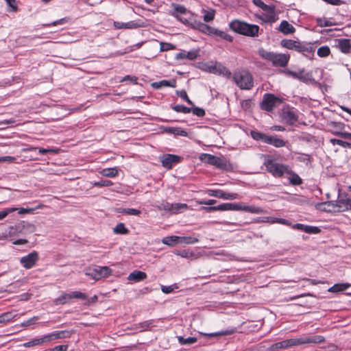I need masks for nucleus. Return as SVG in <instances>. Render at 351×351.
Listing matches in <instances>:
<instances>
[{
  "label": "nucleus",
  "instance_id": "obj_1",
  "mask_svg": "<svg viewBox=\"0 0 351 351\" xmlns=\"http://www.w3.org/2000/svg\"><path fill=\"white\" fill-rule=\"evenodd\" d=\"M324 341L325 338L321 335H304L300 338L285 339L284 341L275 343L270 346V347L268 348V350L279 351L280 350L287 349L306 343H321Z\"/></svg>",
  "mask_w": 351,
  "mask_h": 351
},
{
  "label": "nucleus",
  "instance_id": "obj_2",
  "mask_svg": "<svg viewBox=\"0 0 351 351\" xmlns=\"http://www.w3.org/2000/svg\"><path fill=\"white\" fill-rule=\"evenodd\" d=\"M229 27L233 32L249 37L258 36L260 29L256 25L249 24L239 20L230 23Z\"/></svg>",
  "mask_w": 351,
  "mask_h": 351
},
{
  "label": "nucleus",
  "instance_id": "obj_3",
  "mask_svg": "<svg viewBox=\"0 0 351 351\" xmlns=\"http://www.w3.org/2000/svg\"><path fill=\"white\" fill-rule=\"evenodd\" d=\"M258 53L262 58L271 62L274 66L285 67L289 60V55L267 51L263 48L259 49Z\"/></svg>",
  "mask_w": 351,
  "mask_h": 351
},
{
  "label": "nucleus",
  "instance_id": "obj_4",
  "mask_svg": "<svg viewBox=\"0 0 351 351\" xmlns=\"http://www.w3.org/2000/svg\"><path fill=\"white\" fill-rule=\"evenodd\" d=\"M250 136L255 141H261L276 147H282L286 145V142L277 136H269L257 130H251Z\"/></svg>",
  "mask_w": 351,
  "mask_h": 351
},
{
  "label": "nucleus",
  "instance_id": "obj_5",
  "mask_svg": "<svg viewBox=\"0 0 351 351\" xmlns=\"http://www.w3.org/2000/svg\"><path fill=\"white\" fill-rule=\"evenodd\" d=\"M219 211L224 210H244L250 213L259 214L263 209L259 207L243 205L242 203H223L217 206Z\"/></svg>",
  "mask_w": 351,
  "mask_h": 351
},
{
  "label": "nucleus",
  "instance_id": "obj_6",
  "mask_svg": "<svg viewBox=\"0 0 351 351\" xmlns=\"http://www.w3.org/2000/svg\"><path fill=\"white\" fill-rule=\"evenodd\" d=\"M233 80L241 89L250 90L254 86L253 77L248 71H243L234 73Z\"/></svg>",
  "mask_w": 351,
  "mask_h": 351
},
{
  "label": "nucleus",
  "instance_id": "obj_7",
  "mask_svg": "<svg viewBox=\"0 0 351 351\" xmlns=\"http://www.w3.org/2000/svg\"><path fill=\"white\" fill-rule=\"evenodd\" d=\"M263 165L266 167L267 171L276 178L282 177L286 173L289 167V166L286 165L276 162L274 160L271 158L265 159Z\"/></svg>",
  "mask_w": 351,
  "mask_h": 351
},
{
  "label": "nucleus",
  "instance_id": "obj_8",
  "mask_svg": "<svg viewBox=\"0 0 351 351\" xmlns=\"http://www.w3.org/2000/svg\"><path fill=\"white\" fill-rule=\"evenodd\" d=\"M35 230V226L29 222L22 221L9 228L8 235L10 237L19 236L32 233Z\"/></svg>",
  "mask_w": 351,
  "mask_h": 351
},
{
  "label": "nucleus",
  "instance_id": "obj_9",
  "mask_svg": "<svg viewBox=\"0 0 351 351\" xmlns=\"http://www.w3.org/2000/svg\"><path fill=\"white\" fill-rule=\"evenodd\" d=\"M112 274V269L107 266L95 265L93 267L86 268L85 274L95 280H99L102 278L108 277Z\"/></svg>",
  "mask_w": 351,
  "mask_h": 351
},
{
  "label": "nucleus",
  "instance_id": "obj_10",
  "mask_svg": "<svg viewBox=\"0 0 351 351\" xmlns=\"http://www.w3.org/2000/svg\"><path fill=\"white\" fill-rule=\"evenodd\" d=\"M74 298L86 300L87 298V295L86 293L80 291H73L70 293H62L60 296L53 300V304L55 305L64 304L68 302L69 300Z\"/></svg>",
  "mask_w": 351,
  "mask_h": 351
},
{
  "label": "nucleus",
  "instance_id": "obj_11",
  "mask_svg": "<svg viewBox=\"0 0 351 351\" xmlns=\"http://www.w3.org/2000/svg\"><path fill=\"white\" fill-rule=\"evenodd\" d=\"M337 212H345L351 210V195L346 193H339L338 198L336 200Z\"/></svg>",
  "mask_w": 351,
  "mask_h": 351
},
{
  "label": "nucleus",
  "instance_id": "obj_12",
  "mask_svg": "<svg viewBox=\"0 0 351 351\" xmlns=\"http://www.w3.org/2000/svg\"><path fill=\"white\" fill-rule=\"evenodd\" d=\"M279 101V99L274 95L266 93L263 96L261 107L263 110L271 112Z\"/></svg>",
  "mask_w": 351,
  "mask_h": 351
},
{
  "label": "nucleus",
  "instance_id": "obj_13",
  "mask_svg": "<svg viewBox=\"0 0 351 351\" xmlns=\"http://www.w3.org/2000/svg\"><path fill=\"white\" fill-rule=\"evenodd\" d=\"M39 256L38 253L36 251H33L27 255L21 258L20 262L23 265V267L29 269L32 268L38 261Z\"/></svg>",
  "mask_w": 351,
  "mask_h": 351
},
{
  "label": "nucleus",
  "instance_id": "obj_14",
  "mask_svg": "<svg viewBox=\"0 0 351 351\" xmlns=\"http://www.w3.org/2000/svg\"><path fill=\"white\" fill-rule=\"evenodd\" d=\"M281 117L284 121L291 125L298 121L297 110L289 107L283 108Z\"/></svg>",
  "mask_w": 351,
  "mask_h": 351
},
{
  "label": "nucleus",
  "instance_id": "obj_15",
  "mask_svg": "<svg viewBox=\"0 0 351 351\" xmlns=\"http://www.w3.org/2000/svg\"><path fill=\"white\" fill-rule=\"evenodd\" d=\"M209 71L211 73L223 75L226 78L231 77V71L221 63L216 62L214 65L209 66Z\"/></svg>",
  "mask_w": 351,
  "mask_h": 351
},
{
  "label": "nucleus",
  "instance_id": "obj_16",
  "mask_svg": "<svg viewBox=\"0 0 351 351\" xmlns=\"http://www.w3.org/2000/svg\"><path fill=\"white\" fill-rule=\"evenodd\" d=\"M160 161L165 168L171 169L173 164L180 161V157L174 154H165L161 157Z\"/></svg>",
  "mask_w": 351,
  "mask_h": 351
},
{
  "label": "nucleus",
  "instance_id": "obj_17",
  "mask_svg": "<svg viewBox=\"0 0 351 351\" xmlns=\"http://www.w3.org/2000/svg\"><path fill=\"white\" fill-rule=\"evenodd\" d=\"M114 27L118 29H136L138 27H144V23L143 22L139 23V22H136L134 21H130L128 23L114 21Z\"/></svg>",
  "mask_w": 351,
  "mask_h": 351
},
{
  "label": "nucleus",
  "instance_id": "obj_18",
  "mask_svg": "<svg viewBox=\"0 0 351 351\" xmlns=\"http://www.w3.org/2000/svg\"><path fill=\"white\" fill-rule=\"evenodd\" d=\"M336 201H328L325 202L317 203L315 205V208L317 210L327 213L337 212V208H335L336 207Z\"/></svg>",
  "mask_w": 351,
  "mask_h": 351
},
{
  "label": "nucleus",
  "instance_id": "obj_19",
  "mask_svg": "<svg viewBox=\"0 0 351 351\" xmlns=\"http://www.w3.org/2000/svg\"><path fill=\"white\" fill-rule=\"evenodd\" d=\"M264 11L265 12V14H263L261 19L265 23H273L278 19V17L275 12V7L274 5H269V9Z\"/></svg>",
  "mask_w": 351,
  "mask_h": 351
},
{
  "label": "nucleus",
  "instance_id": "obj_20",
  "mask_svg": "<svg viewBox=\"0 0 351 351\" xmlns=\"http://www.w3.org/2000/svg\"><path fill=\"white\" fill-rule=\"evenodd\" d=\"M282 47L287 48L290 50H295L299 52L301 50V46L302 43L298 40H293L291 39H283L280 42Z\"/></svg>",
  "mask_w": 351,
  "mask_h": 351
},
{
  "label": "nucleus",
  "instance_id": "obj_21",
  "mask_svg": "<svg viewBox=\"0 0 351 351\" xmlns=\"http://www.w3.org/2000/svg\"><path fill=\"white\" fill-rule=\"evenodd\" d=\"M212 165L226 171H229L232 169L230 163L223 157L215 156Z\"/></svg>",
  "mask_w": 351,
  "mask_h": 351
},
{
  "label": "nucleus",
  "instance_id": "obj_22",
  "mask_svg": "<svg viewBox=\"0 0 351 351\" xmlns=\"http://www.w3.org/2000/svg\"><path fill=\"white\" fill-rule=\"evenodd\" d=\"M199 55V51L197 49H193L190 51H182L176 55L175 58L178 60L188 59L190 60H195Z\"/></svg>",
  "mask_w": 351,
  "mask_h": 351
},
{
  "label": "nucleus",
  "instance_id": "obj_23",
  "mask_svg": "<svg viewBox=\"0 0 351 351\" xmlns=\"http://www.w3.org/2000/svg\"><path fill=\"white\" fill-rule=\"evenodd\" d=\"M293 228L297 229L299 230H302L308 234H318L321 232L319 228L317 226H311L308 225H304L302 223H295L293 226Z\"/></svg>",
  "mask_w": 351,
  "mask_h": 351
},
{
  "label": "nucleus",
  "instance_id": "obj_24",
  "mask_svg": "<svg viewBox=\"0 0 351 351\" xmlns=\"http://www.w3.org/2000/svg\"><path fill=\"white\" fill-rule=\"evenodd\" d=\"M277 30L284 35H289L293 34L295 32V28L288 21L284 20L281 21Z\"/></svg>",
  "mask_w": 351,
  "mask_h": 351
},
{
  "label": "nucleus",
  "instance_id": "obj_25",
  "mask_svg": "<svg viewBox=\"0 0 351 351\" xmlns=\"http://www.w3.org/2000/svg\"><path fill=\"white\" fill-rule=\"evenodd\" d=\"M147 277L145 272L134 270L129 274L128 280L137 282L145 280Z\"/></svg>",
  "mask_w": 351,
  "mask_h": 351
},
{
  "label": "nucleus",
  "instance_id": "obj_26",
  "mask_svg": "<svg viewBox=\"0 0 351 351\" xmlns=\"http://www.w3.org/2000/svg\"><path fill=\"white\" fill-rule=\"evenodd\" d=\"M154 88L159 89L163 86L175 88L176 86V80H163L159 82H156L152 84Z\"/></svg>",
  "mask_w": 351,
  "mask_h": 351
},
{
  "label": "nucleus",
  "instance_id": "obj_27",
  "mask_svg": "<svg viewBox=\"0 0 351 351\" xmlns=\"http://www.w3.org/2000/svg\"><path fill=\"white\" fill-rule=\"evenodd\" d=\"M285 173L290 176L289 179L290 183L292 185L298 186L300 185L302 183V180L301 179V178L296 173L291 170L289 167Z\"/></svg>",
  "mask_w": 351,
  "mask_h": 351
},
{
  "label": "nucleus",
  "instance_id": "obj_28",
  "mask_svg": "<svg viewBox=\"0 0 351 351\" xmlns=\"http://www.w3.org/2000/svg\"><path fill=\"white\" fill-rule=\"evenodd\" d=\"M163 130L167 133L173 134L174 135H179L181 136H187V132L181 128L165 127L163 128Z\"/></svg>",
  "mask_w": 351,
  "mask_h": 351
},
{
  "label": "nucleus",
  "instance_id": "obj_29",
  "mask_svg": "<svg viewBox=\"0 0 351 351\" xmlns=\"http://www.w3.org/2000/svg\"><path fill=\"white\" fill-rule=\"evenodd\" d=\"M15 311L5 312L0 315V324H6L16 317Z\"/></svg>",
  "mask_w": 351,
  "mask_h": 351
},
{
  "label": "nucleus",
  "instance_id": "obj_30",
  "mask_svg": "<svg viewBox=\"0 0 351 351\" xmlns=\"http://www.w3.org/2000/svg\"><path fill=\"white\" fill-rule=\"evenodd\" d=\"M213 36L221 38V39H223L229 42H232L233 40V38L232 36L217 28H215Z\"/></svg>",
  "mask_w": 351,
  "mask_h": 351
},
{
  "label": "nucleus",
  "instance_id": "obj_31",
  "mask_svg": "<svg viewBox=\"0 0 351 351\" xmlns=\"http://www.w3.org/2000/svg\"><path fill=\"white\" fill-rule=\"evenodd\" d=\"M350 287V285L348 283H339L335 284L332 287L328 289L329 292L337 293L340 291H343L346 290L348 287Z\"/></svg>",
  "mask_w": 351,
  "mask_h": 351
},
{
  "label": "nucleus",
  "instance_id": "obj_32",
  "mask_svg": "<svg viewBox=\"0 0 351 351\" xmlns=\"http://www.w3.org/2000/svg\"><path fill=\"white\" fill-rule=\"evenodd\" d=\"M180 237L170 236L163 238L162 243L165 245L173 246L175 244L180 243Z\"/></svg>",
  "mask_w": 351,
  "mask_h": 351
},
{
  "label": "nucleus",
  "instance_id": "obj_33",
  "mask_svg": "<svg viewBox=\"0 0 351 351\" xmlns=\"http://www.w3.org/2000/svg\"><path fill=\"white\" fill-rule=\"evenodd\" d=\"M172 7L173 8V12H171V14L176 18H178V15L176 14H186L187 11L186 8L182 5L172 3Z\"/></svg>",
  "mask_w": 351,
  "mask_h": 351
},
{
  "label": "nucleus",
  "instance_id": "obj_34",
  "mask_svg": "<svg viewBox=\"0 0 351 351\" xmlns=\"http://www.w3.org/2000/svg\"><path fill=\"white\" fill-rule=\"evenodd\" d=\"M339 45L342 52L349 53L351 45L349 39H341L339 40Z\"/></svg>",
  "mask_w": 351,
  "mask_h": 351
},
{
  "label": "nucleus",
  "instance_id": "obj_35",
  "mask_svg": "<svg viewBox=\"0 0 351 351\" xmlns=\"http://www.w3.org/2000/svg\"><path fill=\"white\" fill-rule=\"evenodd\" d=\"M289 73L294 78L300 80L302 82H307L310 80V77L311 76L309 73H306L303 75L302 72L297 73L294 71H289Z\"/></svg>",
  "mask_w": 351,
  "mask_h": 351
},
{
  "label": "nucleus",
  "instance_id": "obj_36",
  "mask_svg": "<svg viewBox=\"0 0 351 351\" xmlns=\"http://www.w3.org/2000/svg\"><path fill=\"white\" fill-rule=\"evenodd\" d=\"M101 174L108 178H114L118 174V169L117 167L104 169Z\"/></svg>",
  "mask_w": 351,
  "mask_h": 351
},
{
  "label": "nucleus",
  "instance_id": "obj_37",
  "mask_svg": "<svg viewBox=\"0 0 351 351\" xmlns=\"http://www.w3.org/2000/svg\"><path fill=\"white\" fill-rule=\"evenodd\" d=\"M178 341L181 345H191L197 342V338L193 337H189L184 338L182 336H178Z\"/></svg>",
  "mask_w": 351,
  "mask_h": 351
},
{
  "label": "nucleus",
  "instance_id": "obj_38",
  "mask_svg": "<svg viewBox=\"0 0 351 351\" xmlns=\"http://www.w3.org/2000/svg\"><path fill=\"white\" fill-rule=\"evenodd\" d=\"M202 12L204 13V21L206 23H209L214 20L215 11L213 9H210V10H203Z\"/></svg>",
  "mask_w": 351,
  "mask_h": 351
},
{
  "label": "nucleus",
  "instance_id": "obj_39",
  "mask_svg": "<svg viewBox=\"0 0 351 351\" xmlns=\"http://www.w3.org/2000/svg\"><path fill=\"white\" fill-rule=\"evenodd\" d=\"M113 232L117 234H126L129 230L125 228L124 223H119L114 228Z\"/></svg>",
  "mask_w": 351,
  "mask_h": 351
},
{
  "label": "nucleus",
  "instance_id": "obj_40",
  "mask_svg": "<svg viewBox=\"0 0 351 351\" xmlns=\"http://www.w3.org/2000/svg\"><path fill=\"white\" fill-rule=\"evenodd\" d=\"M199 30L209 36H213L215 27H210L205 23H201L199 26Z\"/></svg>",
  "mask_w": 351,
  "mask_h": 351
},
{
  "label": "nucleus",
  "instance_id": "obj_41",
  "mask_svg": "<svg viewBox=\"0 0 351 351\" xmlns=\"http://www.w3.org/2000/svg\"><path fill=\"white\" fill-rule=\"evenodd\" d=\"M119 213L129 215H139L141 211L135 208H120Z\"/></svg>",
  "mask_w": 351,
  "mask_h": 351
},
{
  "label": "nucleus",
  "instance_id": "obj_42",
  "mask_svg": "<svg viewBox=\"0 0 351 351\" xmlns=\"http://www.w3.org/2000/svg\"><path fill=\"white\" fill-rule=\"evenodd\" d=\"M330 142L333 145H340V146H341L343 147L351 148V143H348V142H346V141H343L340 140V139L331 138L330 140Z\"/></svg>",
  "mask_w": 351,
  "mask_h": 351
},
{
  "label": "nucleus",
  "instance_id": "obj_43",
  "mask_svg": "<svg viewBox=\"0 0 351 351\" xmlns=\"http://www.w3.org/2000/svg\"><path fill=\"white\" fill-rule=\"evenodd\" d=\"M172 109L177 112H182L184 114L191 112V108L186 107L183 105H175L171 107Z\"/></svg>",
  "mask_w": 351,
  "mask_h": 351
},
{
  "label": "nucleus",
  "instance_id": "obj_44",
  "mask_svg": "<svg viewBox=\"0 0 351 351\" xmlns=\"http://www.w3.org/2000/svg\"><path fill=\"white\" fill-rule=\"evenodd\" d=\"M44 206L42 204H39L35 208H16V210H18V213L19 215H23L27 213H32L36 209L42 208Z\"/></svg>",
  "mask_w": 351,
  "mask_h": 351
},
{
  "label": "nucleus",
  "instance_id": "obj_45",
  "mask_svg": "<svg viewBox=\"0 0 351 351\" xmlns=\"http://www.w3.org/2000/svg\"><path fill=\"white\" fill-rule=\"evenodd\" d=\"M330 53V50L328 46L320 47L317 51V55L322 58L327 57Z\"/></svg>",
  "mask_w": 351,
  "mask_h": 351
},
{
  "label": "nucleus",
  "instance_id": "obj_46",
  "mask_svg": "<svg viewBox=\"0 0 351 351\" xmlns=\"http://www.w3.org/2000/svg\"><path fill=\"white\" fill-rule=\"evenodd\" d=\"M180 243L194 244L199 241L198 239L193 237H180Z\"/></svg>",
  "mask_w": 351,
  "mask_h": 351
},
{
  "label": "nucleus",
  "instance_id": "obj_47",
  "mask_svg": "<svg viewBox=\"0 0 351 351\" xmlns=\"http://www.w3.org/2000/svg\"><path fill=\"white\" fill-rule=\"evenodd\" d=\"M160 51H167L169 50L175 49L176 48V45H174L171 43H165V42H160Z\"/></svg>",
  "mask_w": 351,
  "mask_h": 351
},
{
  "label": "nucleus",
  "instance_id": "obj_48",
  "mask_svg": "<svg viewBox=\"0 0 351 351\" xmlns=\"http://www.w3.org/2000/svg\"><path fill=\"white\" fill-rule=\"evenodd\" d=\"M235 332V329H230V330H221L220 332H213L208 335L210 337H217V336H225V335H230L233 334Z\"/></svg>",
  "mask_w": 351,
  "mask_h": 351
},
{
  "label": "nucleus",
  "instance_id": "obj_49",
  "mask_svg": "<svg viewBox=\"0 0 351 351\" xmlns=\"http://www.w3.org/2000/svg\"><path fill=\"white\" fill-rule=\"evenodd\" d=\"M316 21L319 27H329L335 25V23L328 21L326 19L317 18Z\"/></svg>",
  "mask_w": 351,
  "mask_h": 351
},
{
  "label": "nucleus",
  "instance_id": "obj_50",
  "mask_svg": "<svg viewBox=\"0 0 351 351\" xmlns=\"http://www.w3.org/2000/svg\"><path fill=\"white\" fill-rule=\"evenodd\" d=\"M313 51L314 50L312 47L303 44L301 46V50L299 51V52L302 53L306 56H308L309 54H312Z\"/></svg>",
  "mask_w": 351,
  "mask_h": 351
},
{
  "label": "nucleus",
  "instance_id": "obj_51",
  "mask_svg": "<svg viewBox=\"0 0 351 351\" xmlns=\"http://www.w3.org/2000/svg\"><path fill=\"white\" fill-rule=\"evenodd\" d=\"M214 157L215 156L212 154H203L201 155L199 158L201 159L202 161H204V162H206L212 165Z\"/></svg>",
  "mask_w": 351,
  "mask_h": 351
},
{
  "label": "nucleus",
  "instance_id": "obj_52",
  "mask_svg": "<svg viewBox=\"0 0 351 351\" xmlns=\"http://www.w3.org/2000/svg\"><path fill=\"white\" fill-rule=\"evenodd\" d=\"M206 193L210 196L221 198V199L223 198V191L222 190L209 189L207 191Z\"/></svg>",
  "mask_w": 351,
  "mask_h": 351
},
{
  "label": "nucleus",
  "instance_id": "obj_53",
  "mask_svg": "<svg viewBox=\"0 0 351 351\" xmlns=\"http://www.w3.org/2000/svg\"><path fill=\"white\" fill-rule=\"evenodd\" d=\"M332 134H335V136H337L342 138L347 139V140H351V133H350V132H343L341 131L335 130V131L332 132Z\"/></svg>",
  "mask_w": 351,
  "mask_h": 351
},
{
  "label": "nucleus",
  "instance_id": "obj_54",
  "mask_svg": "<svg viewBox=\"0 0 351 351\" xmlns=\"http://www.w3.org/2000/svg\"><path fill=\"white\" fill-rule=\"evenodd\" d=\"M177 95L183 100L186 101L189 105H193V101L189 98L187 93L185 90H182L180 91H177Z\"/></svg>",
  "mask_w": 351,
  "mask_h": 351
},
{
  "label": "nucleus",
  "instance_id": "obj_55",
  "mask_svg": "<svg viewBox=\"0 0 351 351\" xmlns=\"http://www.w3.org/2000/svg\"><path fill=\"white\" fill-rule=\"evenodd\" d=\"M93 184L97 187L110 186L112 185V182L108 180H101L98 182H95Z\"/></svg>",
  "mask_w": 351,
  "mask_h": 351
},
{
  "label": "nucleus",
  "instance_id": "obj_56",
  "mask_svg": "<svg viewBox=\"0 0 351 351\" xmlns=\"http://www.w3.org/2000/svg\"><path fill=\"white\" fill-rule=\"evenodd\" d=\"M178 286L176 285V284H173L172 285H170V286H165V285H162L161 286V291L164 293H171L175 289H178Z\"/></svg>",
  "mask_w": 351,
  "mask_h": 351
},
{
  "label": "nucleus",
  "instance_id": "obj_57",
  "mask_svg": "<svg viewBox=\"0 0 351 351\" xmlns=\"http://www.w3.org/2000/svg\"><path fill=\"white\" fill-rule=\"evenodd\" d=\"M191 112L193 113V114L199 117H202L205 115V110L203 108H199V107H193L191 108Z\"/></svg>",
  "mask_w": 351,
  "mask_h": 351
},
{
  "label": "nucleus",
  "instance_id": "obj_58",
  "mask_svg": "<svg viewBox=\"0 0 351 351\" xmlns=\"http://www.w3.org/2000/svg\"><path fill=\"white\" fill-rule=\"evenodd\" d=\"M253 3L261 8L263 11L269 9V5L265 4L262 0H252Z\"/></svg>",
  "mask_w": 351,
  "mask_h": 351
},
{
  "label": "nucleus",
  "instance_id": "obj_59",
  "mask_svg": "<svg viewBox=\"0 0 351 351\" xmlns=\"http://www.w3.org/2000/svg\"><path fill=\"white\" fill-rule=\"evenodd\" d=\"M16 208H9L0 211V220L4 219L8 214L15 211Z\"/></svg>",
  "mask_w": 351,
  "mask_h": 351
},
{
  "label": "nucleus",
  "instance_id": "obj_60",
  "mask_svg": "<svg viewBox=\"0 0 351 351\" xmlns=\"http://www.w3.org/2000/svg\"><path fill=\"white\" fill-rule=\"evenodd\" d=\"M238 198V194L237 193H223V199H235Z\"/></svg>",
  "mask_w": 351,
  "mask_h": 351
},
{
  "label": "nucleus",
  "instance_id": "obj_61",
  "mask_svg": "<svg viewBox=\"0 0 351 351\" xmlns=\"http://www.w3.org/2000/svg\"><path fill=\"white\" fill-rule=\"evenodd\" d=\"M38 317L35 316V317H33L30 319H29L28 320L23 322L21 324V326H30L32 324H34L36 323V322L38 320Z\"/></svg>",
  "mask_w": 351,
  "mask_h": 351
},
{
  "label": "nucleus",
  "instance_id": "obj_62",
  "mask_svg": "<svg viewBox=\"0 0 351 351\" xmlns=\"http://www.w3.org/2000/svg\"><path fill=\"white\" fill-rule=\"evenodd\" d=\"M38 152L40 154H46L48 153L56 154V153H58V150L55 149L38 148Z\"/></svg>",
  "mask_w": 351,
  "mask_h": 351
},
{
  "label": "nucleus",
  "instance_id": "obj_63",
  "mask_svg": "<svg viewBox=\"0 0 351 351\" xmlns=\"http://www.w3.org/2000/svg\"><path fill=\"white\" fill-rule=\"evenodd\" d=\"M68 347V345H59L49 350V351H67Z\"/></svg>",
  "mask_w": 351,
  "mask_h": 351
},
{
  "label": "nucleus",
  "instance_id": "obj_64",
  "mask_svg": "<svg viewBox=\"0 0 351 351\" xmlns=\"http://www.w3.org/2000/svg\"><path fill=\"white\" fill-rule=\"evenodd\" d=\"M15 160H16L15 157L10 156L0 157V162H13L15 161Z\"/></svg>",
  "mask_w": 351,
  "mask_h": 351
}]
</instances>
